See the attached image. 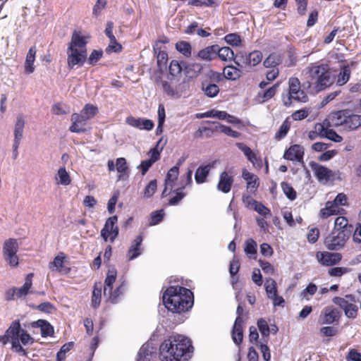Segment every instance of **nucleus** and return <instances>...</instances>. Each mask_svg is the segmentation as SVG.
<instances>
[{
	"label": "nucleus",
	"mask_w": 361,
	"mask_h": 361,
	"mask_svg": "<svg viewBox=\"0 0 361 361\" xmlns=\"http://www.w3.org/2000/svg\"><path fill=\"white\" fill-rule=\"evenodd\" d=\"M192 352L193 346L190 338L180 334H173L159 345V356L161 361H188Z\"/></svg>",
	"instance_id": "1"
},
{
	"label": "nucleus",
	"mask_w": 361,
	"mask_h": 361,
	"mask_svg": "<svg viewBox=\"0 0 361 361\" xmlns=\"http://www.w3.org/2000/svg\"><path fill=\"white\" fill-rule=\"evenodd\" d=\"M162 300L165 307L173 313L189 311L194 304L192 292L185 287L171 286L164 291Z\"/></svg>",
	"instance_id": "2"
},
{
	"label": "nucleus",
	"mask_w": 361,
	"mask_h": 361,
	"mask_svg": "<svg viewBox=\"0 0 361 361\" xmlns=\"http://www.w3.org/2000/svg\"><path fill=\"white\" fill-rule=\"evenodd\" d=\"M308 68L309 78L311 82L307 81L303 83L304 88H310L312 85H314L316 91L320 92L333 83L328 65L312 63Z\"/></svg>",
	"instance_id": "3"
},
{
	"label": "nucleus",
	"mask_w": 361,
	"mask_h": 361,
	"mask_svg": "<svg viewBox=\"0 0 361 361\" xmlns=\"http://www.w3.org/2000/svg\"><path fill=\"white\" fill-rule=\"evenodd\" d=\"M329 120L333 126L341 127L346 131L356 130L361 126V115L348 109L331 112Z\"/></svg>",
	"instance_id": "4"
},
{
	"label": "nucleus",
	"mask_w": 361,
	"mask_h": 361,
	"mask_svg": "<svg viewBox=\"0 0 361 361\" xmlns=\"http://www.w3.org/2000/svg\"><path fill=\"white\" fill-rule=\"evenodd\" d=\"M18 249L19 244L16 238H8L3 244V258L11 267H16L19 264V259L17 255Z\"/></svg>",
	"instance_id": "5"
},
{
	"label": "nucleus",
	"mask_w": 361,
	"mask_h": 361,
	"mask_svg": "<svg viewBox=\"0 0 361 361\" xmlns=\"http://www.w3.org/2000/svg\"><path fill=\"white\" fill-rule=\"evenodd\" d=\"M351 235L345 231L332 230L331 233L324 239V243L329 250H340L344 247L347 240Z\"/></svg>",
	"instance_id": "6"
},
{
	"label": "nucleus",
	"mask_w": 361,
	"mask_h": 361,
	"mask_svg": "<svg viewBox=\"0 0 361 361\" xmlns=\"http://www.w3.org/2000/svg\"><path fill=\"white\" fill-rule=\"evenodd\" d=\"M333 302L338 305L345 313V315L349 319H355L358 313V307L355 304V297L353 295H346L345 298L334 297Z\"/></svg>",
	"instance_id": "7"
},
{
	"label": "nucleus",
	"mask_w": 361,
	"mask_h": 361,
	"mask_svg": "<svg viewBox=\"0 0 361 361\" xmlns=\"http://www.w3.org/2000/svg\"><path fill=\"white\" fill-rule=\"evenodd\" d=\"M157 82L159 83V81ZM159 83L161 85L164 92L167 96L176 99L181 97L183 94L189 89V84L186 79H184L181 82H179L174 87L173 86L174 80H173V83H169L168 81L160 80Z\"/></svg>",
	"instance_id": "8"
},
{
	"label": "nucleus",
	"mask_w": 361,
	"mask_h": 361,
	"mask_svg": "<svg viewBox=\"0 0 361 361\" xmlns=\"http://www.w3.org/2000/svg\"><path fill=\"white\" fill-rule=\"evenodd\" d=\"M262 53L255 50L249 54L240 51L236 54L235 63L238 66H255L262 60Z\"/></svg>",
	"instance_id": "9"
},
{
	"label": "nucleus",
	"mask_w": 361,
	"mask_h": 361,
	"mask_svg": "<svg viewBox=\"0 0 361 361\" xmlns=\"http://www.w3.org/2000/svg\"><path fill=\"white\" fill-rule=\"evenodd\" d=\"M87 52L85 50L80 51L68 47L67 49V66L69 69H73L75 66L82 67L87 61Z\"/></svg>",
	"instance_id": "10"
},
{
	"label": "nucleus",
	"mask_w": 361,
	"mask_h": 361,
	"mask_svg": "<svg viewBox=\"0 0 361 361\" xmlns=\"http://www.w3.org/2000/svg\"><path fill=\"white\" fill-rule=\"evenodd\" d=\"M341 315V313L338 309L332 306H327L323 310L320 315L319 323L321 324H332L334 322L338 323Z\"/></svg>",
	"instance_id": "11"
},
{
	"label": "nucleus",
	"mask_w": 361,
	"mask_h": 361,
	"mask_svg": "<svg viewBox=\"0 0 361 361\" xmlns=\"http://www.w3.org/2000/svg\"><path fill=\"white\" fill-rule=\"evenodd\" d=\"M71 120L72 124L69 128V130L71 133H81L88 131V129L86 128L88 117L86 116H85L80 114H73Z\"/></svg>",
	"instance_id": "12"
},
{
	"label": "nucleus",
	"mask_w": 361,
	"mask_h": 361,
	"mask_svg": "<svg viewBox=\"0 0 361 361\" xmlns=\"http://www.w3.org/2000/svg\"><path fill=\"white\" fill-rule=\"evenodd\" d=\"M157 346L152 344V340L146 342L142 345L137 353V361H152L157 356Z\"/></svg>",
	"instance_id": "13"
},
{
	"label": "nucleus",
	"mask_w": 361,
	"mask_h": 361,
	"mask_svg": "<svg viewBox=\"0 0 361 361\" xmlns=\"http://www.w3.org/2000/svg\"><path fill=\"white\" fill-rule=\"evenodd\" d=\"M304 148L300 145H291L286 149L283 158L290 161H297L303 163Z\"/></svg>",
	"instance_id": "14"
},
{
	"label": "nucleus",
	"mask_w": 361,
	"mask_h": 361,
	"mask_svg": "<svg viewBox=\"0 0 361 361\" xmlns=\"http://www.w3.org/2000/svg\"><path fill=\"white\" fill-rule=\"evenodd\" d=\"M289 90L286 96L283 97V104L286 106H290L292 104V97L298 94L300 91V82L297 78H290L288 80Z\"/></svg>",
	"instance_id": "15"
},
{
	"label": "nucleus",
	"mask_w": 361,
	"mask_h": 361,
	"mask_svg": "<svg viewBox=\"0 0 361 361\" xmlns=\"http://www.w3.org/2000/svg\"><path fill=\"white\" fill-rule=\"evenodd\" d=\"M86 37L82 35L80 32L74 31L70 43L68 47H71L73 49H77L78 50L87 51V44L88 41L86 39Z\"/></svg>",
	"instance_id": "16"
},
{
	"label": "nucleus",
	"mask_w": 361,
	"mask_h": 361,
	"mask_svg": "<svg viewBox=\"0 0 361 361\" xmlns=\"http://www.w3.org/2000/svg\"><path fill=\"white\" fill-rule=\"evenodd\" d=\"M310 166L311 167L312 170L314 171L315 176L319 180H329L330 179V177L332 175L331 170L329 169L328 168L320 165L315 161H311L310 163Z\"/></svg>",
	"instance_id": "17"
},
{
	"label": "nucleus",
	"mask_w": 361,
	"mask_h": 361,
	"mask_svg": "<svg viewBox=\"0 0 361 361\" xmlns=\"http://www.w3.org/2000/svg\"><path fill=\"white\" fill-rule=\"evenodd\" d=\"M143 238L141 235H138L132 242V244L128 251V260L131 261L138 257L143 251L142 243Z\"/></svg>",
	"instance_id": "18"
},
{
	"label": "nucleus",
	"mask_w": 361,
	"mask_h": 361,
	"mask_svg": "<svg viewBox=\"0 0 361 361\" xmlns=\"http://www.w3.org/2000/svg\"><path fill=\"white\" fill-rule=\"evenodd\" d=\"M243 318H236L233 326L231 336L233 343L239 346L243 342Z\"/></svg>",
	"instance_id": "19"
},
{
	"label": "nucleus",
	"mask_w": 361,
	"mask_h": 361,
	"mask_svg": "<svg viewBox=\"0 0 361 361\" xmlns=\"http://www.w3.org/2000/svg\"><path fill=\"white\" fill-rule=\"evenodd\" d=\"M31 326L33 328L39 327L41 329V336L43 338L53 336L54 334V326L48 321L44 319H38L37 321L32 322Z\"/></svg>",
	"instance_id": "20"
},
{
	"label": "nucleus",
	"mask_w": 361,
	"mask_h": 361,
	"mask_svg": "<svg viewBox=\"0 0 361 361\" xmlns=\"http://www.w3.org/2000/svg\"><path fill=\"white\" fill-rule=\"evenodd\" d=\"M216 161H212L205 166H199L195 173V179L197 184H202L206 181L210 170L215 167Z\"/></svg>",
	"instance_id": "21"
},
{
	"label": "nucleus",
	"mask_w": 361,
	"mask_h": 361,
	"mask_svg": "<svg viewBox=\"0 0 361 361\" xmlns=\"http://www.w3.org/2000/svg\"><path fill=\"white\" fill-rule=\"evenodd\" d=\"M322 257L319 262L325 266H332L339 263L342 259V255L338 252H324L321 253Z\"/></svg>",
	"instance_id": "22"
},
{
	"label": "nucleus",
	"mask_w": 361,
	"mask_h": 361,
	"mask_svg": "<svg viewBox=\"0 0 361 361\" xmlns=\"http://www.w3.org/2000/svg\"><path fill=\"white\" fill-rule=\"evenodd\" d=\"M233 183V177L229 176L226 171H223L219 176L217 189L224 193H228L231 190Z\"/></svg>",
	"instance_id": "23"
},
{
	"label": "nucleus",
	"mask_w": 361,
	"mask_h": 361,
	"mask_svg": "<svg viewBox=\"0 0 361 361\" xmlns=\"http://www.w3.org/2000/svg\"><path fill=\"white\" fill-rule=\"evenodd\" d=\"M22 331L23 329H21L19 320H14L13 322H12L10 326L7 329V330L5 332L8 340V342L10 341L11 343L13 342V341H16L19 340V336Z\"/></svg>",
	"instance_id": "24"
},
{
	"label": "nucleus",
	"mask_w": 361,
	"mask_h": 361,
	"mask_svg": "<svg viewBox=\"0 0 361 361\" xmlns=\"http://www.w3.org/2000/svg\"><path fill=\"white\" fill-rule=\"evenodd\" d=\"M341 211H343V209H341ZM340 213L341 209L338 208V206L334 204L333 201H328L326 202L325 207L320 210L319 217L325 219L331 215H336Z\"/></svg>",
	"instance_id": "25"
},
{
	"label": "nucleus",
	"mask_w": 361,
	"mask_h": 361,
	"mask_svg": "<svg viewBox=\"0 0 361 361\" xmlns=\"http://www.w3.org/2000/svg\"><path fill=\"white\" fill-rule=\"evenodd\" d=\"M354 227L352 224H348V219L344 216H338L334 221V228L333 230L338 231H345L352 235Z\"/></svg>",
	"instance_id": "26"
},
{
	"label": "nucleus",
	"mask_w": 361,
	"mask_h": 361,
	"mask_svg": "<svg viewBox=\"0 0 361 361\" xmlns=\"http://www.w3.org/2000/svg\"><path fill=\"white\" fill-rule=\"evenodd\" d=\"M36 47L35 46L31 47L28 52L26 55L25 61V72L27 74H31L35 71L34 62L35 61V55H36Z\"/></svg>",
	"instance_id": "27"
},
{
	"label": "nucleus",
	"mask_w": 361,
	"mask_h": 361,
	"mask_svg": "<svg viewBox=\"0 0 361 361\" xmlns=\"http://www.w3.org/2000/svg\"><path fill=\"white\" fill-rule=\"evenodd\" d=\"M218 57L224 61H231L236 59V55L235 56L233 51L228 47H224L220 48L218 44H216V56Z\"/></svg>",
	"instance_id": "28"
},
{
	"label": "nucleus",
	"mask_w": 361,
	"mask_h": 361,
	"mask_svg": "<svg viewBox=\"0 0 361 361\" xmlns=\"http://www.w3.org/2000/svg\"><path fill=\"white\" fill-rule=\"evenodd\" d=\"M116 168L118 173V180H126L128 178V167L125 158L120 157L116 160Z\"/></svg>",
	"instance_id": "29"
},
{
	"label": "nucleus",
	"mask_w": 361,
	"mask_h": 361,
	"mask_svg": "<svg viewBox=\"0 0 361 361\" xmlns=\"http://www.w3.org/2000/svg\"><path fill=\"white\" fill-rule=\"evenodd\" d=\"M25 127V119L22 114L18 115L14 128V142L20 143L23 138V129Z\"/></svg>",
	"instance_id": "30"
},
{
	"label": "nucleus",
	"mask_w": 361,
	"mask_h": 361,
	"mask_svg": "<svg viewBox=\"0 0 361 361\" xmlns=\"http://www.w3.org/2000/svg\"><path fill=\"white\" fill-rule=\"evenodd\" d=\"M102 288L103 285L101 282L94 283L91 300V305L94 309L98 308L100 305Z\"/></svg>",
	"instance_id": "31"
},
{
	"label": "nucleus",
	"mask_w": 361,
	"mask_h": 361,
	"mask_svg": "<svg viewBox=\"0 0 361 361\" xmlns=\"http://www.w3.org/2000/svg\"><path fill=\"white\" fill-rule=\"evenodd\" d=\"M117 221L118 216L116 215L111 216L106 219L103 228L101 230V236L105 241L108 240L111 231V229L115 227Z\"/></svg>",
	"instance_id": "32"
},
{
	"label": "nucleus",
	"mask_w": 361,
	"mask_h": 361,
	"mask_svg": "<svg viewBox=\"0 0 361 361\" xmlns=\"http://www.w3.org/2000/svg\"><path fill=\"white\" fill-rule=\"evenodd\" d=\"M33 273H30L27 274L25 283L23 286L19 288H17L16 290V296L18 298H23L26 296L30 293V289L31 288L32 286V278H33Z\"/></svg>",
	"instance_id": "33"
},
{
	"label": "nucleus",
	"mask_w": 361,
	"mask_h": 361,
	"mask_svg": "<svg viewBox=\"0 0 361 361\" xmlns=\"http://www.w3.org/2000/svg\"><path fill=\"white\" fill-rule=\"evenodd\" d=\"M117 276L116 269L113 267L108 270L106 277L104 281V295H107V292L110 291L113 289V284L116 281Z\"/></svg>",
	"instance_id": "34"
},
{
	"label": "nucleus",
	"mask_w": 361,
	"mask_h": 361,
	"mask_svg": "<svg viewBox=\"0 0 361 361\" xmlns=\"http://www.w3.org/2000/svg\"><path fill=\"white\" fill-rule=\"evenodd\" d=\"M224 76L229 80H236L240 78L242 71L233 65L226 66L223 71Z\"/></svg>",
	"instance_id": "35"
},
{
	"label": "nucleus",
	"mask_w": 361,
	"mask_h": 361,
	"mask_svg": "<svg viewBox=\"0 0 361 361\" xmlns=\"http://www.w3.org/2000/svg\"><path fill=\"white\" fill-rule=\"evenodd\" d=\"M216 44L208 46L199 51L197 56L205 61H212L216 58Z\"/></svg>",
	"instance_id": "36"
},
{
	"label": "nucleus",
	"mask_w": 361,
	"mask_h": 361,
	"mask_svg": "<svg viewBox=\"0 0 361 361\" xmlns=\"http://www.w3.org/2000/svg\"><path fill=\"white\" fill-rule=\"evenodd\" d=\"M321 130L319 132V136L322 137H326L329 140L335 142H341L343 140V137L339 135L335 130L332 129L324 128L323 126L320 125Z\"/></svg>",
	"instance_id": "37"
},
{
	"label": "nucleus",
	"mask_w": 361,
	"mask_h": 361,
	"mask_svg": "<svg viewBox=\"0 0 361 361\" xmlns=\"http://www.w3.org/2000/svg\"><path fill=\"white\" fill-rule=\"evenodd\" d=\"M202 90L206 96L212 98L219 94V87L214 83H210L205 81L202 84Z\"/></svg>",
	"instance_id": "38"
},
{
	"label": "nucleus",
	"mask_w": 361,
	"mask_h": 361,
	"mask_svg": "<svg viewBox=\"0 0 361 361\" xmlns=\"http://www.w3.org/2000/svg\"><path fill=\"white\" fill-rule=\"evenodd\" d=\"M169 71V76L168 79L173 83V80H176V78L180 75L182 66L178 61L173 60L170 63Z\"/></svg>",
	"instance_id": "39"
},
{
	"label": "nucleus",
	"mask_w": 361,
	"mask_h": 361,
	"mask_svg": "<svg viewBox=\"0 0 361 361\" xmlns=\"http://www.w3.org/2000/svg\"><path fill=\"white\" fill-rule=\"evenodd\" d=\"M203 123L207 124V126H202V131L204 132V135L206 137H211L214 133L219 132V122L217 121H204Z\"/></svg>",
	"instance_id": "40"
},
{
	"label": "nucleus",
	"mask_w": 361,
	"mask_h": 361,
	"mask_svg": "<svg viewBox=\"0 0 361 361\" xmlns=\"http://www.w3.org/2000/svg\"><path fill=\"white\" fill-rule=\"evenodd\" d=\"M257 324L262 334V339L264 341L265 343H267L269 334L271 333V329L267 321L263 318H260L257 320Z\"/></svg>",
	"instance_id": "41"
},
{
	"label": "nucleus",
	"mask_w": 361,
	"mask_h": 361,
	"mask_svg": "<svg viewBox=\"0 0 361 361\" xmlns=\"http://www.w3.org/2000/svg\"><path fill=\"white\" fill-rule=\"evenodd\" d=\"M179 173V170L177 169V166H173L168 171L164 183H166V187H170V190H172V188L174 185V182L177 180Z\"/></svg>",
	"instance_id": "42"
},
{
	"label": "nucleus",
	"mask_w": 361,
	"mask_h": 361,
	"mask_svg": "<svg viewBox=\"0 0 361 361\" xmlns=\"http://www.w3.org/2000/svg\"><path fill=\"white\" fill-rule=\"evenodd\" d=\"M176 49L185 57L191 56L192 47L189 42L185 41H178L176 44Z\"/></svg>",
	"instance_id": "43"
},
{
	"label": "nucleus",
	"mask_w": 361,
	"mask_h": 361,
	"mask_svg": "<svg viewBox=\"0 0 361 361\" xmlns=\"http://www.w3.org/2000/svg\"><path fill=\"white\" fill-rule=\"evenodd\" d=\"M281 186L283 193L286 195L288 199H289L291 201L295 200L296 199V191L289 183L283 181L281 183Z\"/></svg>",
	"instance_id": "44"
},
{
	"label": "nucleus",
	"mask_w": 361,
	"mask_h": 361,
	"mask_svg": "<svg viewBox=\"0 0 361 361\" xmlns=\"http://www.w3.org/2000/svg\"><path fill=\"white\" fill-rule=\"evenodd\" d=\"M124 292V283H122L119 286H118L114 291L111 290L107 292V295H109V299L111 303H117L118 301L119 297L123 294Z\"/></svg>",
	"instance_id": "45"
},
{
	"label": "nucleus",
	"mask_w": 361,
	"mask_h": 361,
	"mask_svg": "<svg viewBox=\"0 0 361 361\" xmlns=\"http://www.w3.org/2000/svg\"><path fill=\"white\" fill-rule=\"evenodd\" d=\"M184 189L185 185H182L173 191L176 195L169 200V205H177L185 197L186 193L183 191Z\"/></svg>",
	"instance_id": "46"
},
{
	"label": "nucleus",
	"mask_w": 361,
	"mask_h": 361,
	"mask_svg": "<svg viewBox=\"0 0 361 361\" xmlns=\"http://www.w3.org/2000/svg\"><path fill=\"white\" fill-rule=\"evenodd\" d=\"M56 178L59 179V183L63 185H68L71 182V177L64 166L59 169Z\"/></svg>",
	"instance_id": "47"
},
{
	"label": "nucleus",
	"mask_w": 361,
	"mask_h": 361,
	"mask_svg": "<svg viewBox=\"0 0 361 361\" xmlns=\"http://www.w3.org/2000/svg\"><path fill=\"white\" fill-rule=\"evenodd\" d=\"M154 54L157 55V65L159 67L166 65L168 61V54L166 51H161L160 48L154 46L153 47Z\"/></svg>",
	"instance_id": "48"
},
{
	"label": "nucleus",
	"mask_w": 361,
	"mask_h": 361,
	"mask_svg": "<svg viewBox=\"0 0 361 361\" xmlns=\"http://www.w3.org/2000/svg\"><path fill=\"white\" fill-rule=\"evenodd\" d=\"M98 113V108L91 104H87L81 110L80 114L88 117V121Z\"/></svg>",
	"instance_id": "49"
},
{
	"label": "nucleus",
	"mask_w": 361,
	"mask_h": 361,
	"mask_svg": "<svg viewBox=\"0 0 361 361\" xmlns=\"http://www.w3.org/2000/svg\"><path fill=\"white\" fill-rule=\"evenodd\" d=\"M265 290L269 298H271L276 295L277 288L275 280L271 278L267 279L265 283Z\"/></svg>",
	"instance_id": "50"
},
{
	"label": "nucleus",
	"mask_w": 361,
	"mask_h": 361,
	"mask_svg": "<svg viewBox=\"0 0 361 361\" xmlns=\"http://www.w3.org/2000/svg\"><path fill=\"white\" fill-rule=\"evenodd\" d=\"M157 188V181L156 179L152 180L146 185L143 190V196L145 198H150L153 196Z\"/></svg>",
	"instance_id": "51"
},
{
	"label": "nucleus",
	"mask_w": 361,
	"mask_h": 361,
	"mask_svg": "<svg viewBox=\"0 0 361 361\" xmlns=\"http://www.w3.org/2000/svg\"><path fill=\"white\" fill-rule=\"evenodd\" d=\"M350 68L348 66H344L340 72L337 82L339 85L345 84L350 79Z\"/></svg>",
	"instance_id": "52"
},
{
	"label": "nucleus",
	"mask_w": 361,
	"mask_h": 361,
	"mask_svg": "<svg viewBox=\"0 0 361 361\" xmlns=\"http://www.w3.org/2000/svg\"><path fill=\"white\" fill-rule=\"evenodd\" d=\"M245 252L250 257L257 254V243L252 238H249L245 241Z\"/></svg>",
	"instance_id": "53"
},
{
	"label": "nucleus",
	"mask_w": 361,
	"mask_h": 361,
	"mask_svg": "<svg viewBox=\"0 0 361 361\" xmlns=\"http://www.w3.org/2000/svg\"><path fill=\"white\" fill-rule=\"evenodd\" d=\"M164 212L163 209L153 212L150 214L149 225L154 226L159 224L164 219Z\"/></svg>",
	"instance_id": "54"
},
{
	"label": "nucleus",
	"mask_w": 361,
	"mask_h": 361,
	"mask_svg": "<svg viewBox=\"0 0 361 361\" xmlns=\"http://www.w3.org/2000/svg\"><path fill=\"white\" fill-rule=\"evenodd\" d=\"M290 129V123L285 121L279 128V130L275 134V139L280 140L284 138Z\"/></svg>",
	"instance_id": "55"
},
{
	"label": "nucleus",
	"mask_w": 361,
	"mask_h": 361,
	"mask_svg": "<svg viewBox=\"0 0 361 361\" xmlns=\"http://www.w3.org/2000/svg\"><path fill=\"white\" fill-rule=\"evenodd\" d=\"M279 87V83H276L263 92L262 94H261L260 92H259L258 96L262 97V102L268 101L269 99H271L276 94L277 88Z\"/></svg>",
	"instance_id": "56"
},
{
	"label": "nucleus",
	"mask_w": 361,
	"mask_h": 361,
	"mask_svg": "<svg viewBox=\"0 0 361 361\" xmlns=\"http://www.w3.org/2000/svg\"><path fill=\"white\" fill-rule=\"evenodd\" d=\"M103 56L102 50L94 49L87 59V63L91 66H94L102 59Z\"/></svg>",
	"instance_id": "57"
},
{
	"label": "nucleus",
	"mask_w": 361,
	"mask_h": 361,
	"mask_svg": "<svg viewBox=\"0 0 361 361\" xmlns=\"http://www.w3.org/2000/svg\"><path fill=\"white\" fill-rule=\"evenodd\" d=\"M188 5L197 7H213L217 4L214 0H190L188 1Z\"/></svg>",
	"instance_id": "58"
},
{
	"label": "nucleus",
	"mask_w": 361,
	"mask_h": 361,
	"mask_svg": "<svg viewBox=\"0 0 361 361\" xmlns=\"http://www.w3.org/2000/svg\"><path fill=\"white\" fill-rule=\"evenodd\" d=\"M226 42L231 46H238L241 42L240 36L238 33H230L224 37Z\"/></svg>",
	"instance_id": "59"
},
{
	"label": "nucleus",
	"mask_w": 361,
	"mask_h": 361,
	"mask_svg": "<svg viewBox=\"0 0 361 361\" xmlns=\"http://www.w3.org/2000/svg\"><path fill=\"white\" fill-rule=\"evenodd\" d=\"M35 309L47 314H51L56 310L55 306L49 302H44L36 307Z\"/></svg>",
	"instance_id": "60"
},
{
	"label": "nucleus",
	"mask_w": 361,
	"mask_h": 361,
	"mask_svg": "<svg viewBox=\"0 0 361 361\" xmlns=\"http://www.w3.org/2000/svg\"><path fill=\"white\" fill-rule=\"evenodd\" d=\"M279 63V59L274 54H269L264 61L263 64L266 68H274Z\"/></svg>",
	"instance_id": "61"
},
{
	"label": "nucleus",
	"mask_w": 361,
	"mask_h": 361,
	"mask_svg": "<svg viewBox=\"0 0 361 361\" xmlns=\"http://www.w3.org/2000/svg\"><path fill=\"white\" fill-rule=\"evenodd\" d=\"M240 261L236 256L233 257L229 264V273L231 276L237 275L240 269Z\"/></svg>",
	"instance_id": "62"
},
{
	"label": "nucleus",
	"mask_w": 361,
	"mask_h": 361,
	"mask_svg": "<svg viewBox=\"0 0 361 361\" xmlns=\"http://www.w3.org/2000/svg\"><path fill=\"white\" fill-rule=\"evenodd\" d=\"M317 290V286L312 283H309V285L301 292L300 296L302 298H305L307 300H310L307 298V295H313Z\"/></svg>",
	"instance_id": "63"
},
{
	"label": "nucleus",
	"mask_w": 361,
	"mask_h": 361,
	"mask_svg": "<svg viewBox=\"0 0 361 361\" xmlns=\"http://www.w3.org/2000/svg\"><path fill=\"white\" fill-rule=\"evenodd\" d=\"M320 334L326 337L334 336L338 334V330L334 326H324L319 330Z\"/></svg>",
	"instance_id": "64"
}]
</instances>
